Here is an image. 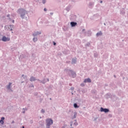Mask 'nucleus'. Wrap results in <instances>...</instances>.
Listing matches in <instances>:
<instances>
[{"mask_svg":"<svg viewBox=\"0 0 128 128\" xmlns=\"http://www.w3.org/2000/svg\"><path fill=\"white\" fill-rule=\"evenodd\" d=\"M102 31H100L96 34V36H102Z\"/></svg>","mask_w":128,"mask_h":128,"instance_id":"nucleus-15","label":"nucleus"},{"mask_svg":"<svg viewBox=\"0 0 128 128\" xmlns=\"http://www.w3.org/2000/svg\"><path fill=\"white\" fill-rule=\"evenodd\" d=\"M98 52L94 53V56H95V58H98Z\"/></svg>","mask_w":128,"mask_h":128,"instance_id":"nucleus-21","label":"nucleus"},{"mask_svg":"<svg viewBox=\"0 0 128 128\" xmlns=\"http://www.w3.org/2000/svg\"><path fill=\"white\" fill-rule=\"evenodd\" d=\"M47 82H50V79L47 78Z\"/></svg>","mask_w":128,"mask_h":128,"instance_id":"nucleus-36","label":"nucleus"},{"mask_svg":"<svg viewBox=\"0 0 128 128\" xmlns=\"http://www.w3.org/2000/svg\"><path fill=\"white\" fill-rule=\"evenodd\" d=\"M66 74L69 76H72L73 78H74L76 76V73L74 70H70V69L66 68L64 70Z\"/></svg>","mask_w":128,"mask_h":128,"instance_id":"nucleus-2","label":"nucleus"},{"mask_svg":"<svg viewBox=\"0 0 128 128\" xmlns=\"http://www.w3.org/2000/svg\"><path fill=\"white\" fill-rule=\"evenodd\" d=\"M86 46H90V42H88L87 44H86Z\"/></svg>","mask_w":128,"mask_h":128,"instance_id":"nucleus-22","label":"nucleus"},{"mask_svg":"<svg viewBox=\"0 0 128 128\" xmlns=\"http://www.w3.org/2000/svg\"><path fill=\"white\" fill-rule=\"evenodd\" d=\"M40 112H42V114H44V112H46V111L42 109V110H40Z\"/></svg>","mask_w":128,"mask_h":128,"instance_id":"nucleus-24","label":"nucleus"},{"mask_svg":"<svg viewBox=\"0 0 128 128\" xmlns=\"http://www.w3.org/2000/svg\"><path fill=\"white\" fill-rule=\"evenodd\" d=\"M70 128H74V127H70Z\"/></svg>","mask_w":128,"mask_h":128,"instance_id":"nucleus-49","label":"nucleus"},{"mask_svg":"<svg viewBox=\"0 0 128 128\" xmlns=\"http://www.w3.org/2000/svg\"><path fill=\"white\" fill-rule=\"evenodd\" d=\"M70 8H72V5H68L65 8L66 12H68L70 10Z\"/></svg>","mask_w":128,"mask_h":128,"instance_id":"nucleus-9","label":"nucleus"},{"mask_svg":"<svg viewBox=\"0 0 128 128\" xmlns=\"http://www.w3.org/2000/svg\"><path fill=\"white\" fill-rule=\"evenodd\" d=\"M104 26H106V23H104Z\"/></svg>","mask_w":128,"mask_h":128,"instance_id":"nucleus-43","label":"nucleus"},{"mask_svg":"<svg viewBox=\"0 0 128 128\" xmlns=\"http://www.w3.org/2000/svg\"><path fill=\"white\" fill-rule=\"evenodd\" d=\"M76 116H78V113H76V112H74V115L72 117V119L74 120V118H76Z\"/></svg>","mask_w":128,"mask_h":128,"instance_id":"nucleus-17","label":"nucleus"},{"mask_svg":"<svg viewBox=\"0 0 128 128\" xmlns=\"http://www.w3.org/2000/svg\"><path fill=\"white\" fill-rule=\"evenodd\" d=\"M12 22L14 24V20H12Z\"/></svg>","mask_w":128,"mask_h":128,"instance_id":"nucleus-37","label":"nucleus"},{"mask_svg":"<svg viewBox=\"0 0 128 128\" xmlns=\"http://www.w3.org/2000/svg\"><path fill=\"white\" fill-rule=\"evenodd\" d=\"M30 82H34V80H36V77L34 76H32L30 78Z\"/></svg>","mask_w":128,"mask_h":128,"instance_id":"nucleus-11","label":"nucleus"},{"mask_svg":"<svg viewBox=\"0 0 128 128\" xmlns=\"http://www.w3.org/2000/svg\"><path fill=\"white\" fill-rule=\"evenodd\" d=\"M53 44H54V46H56V42H54Z\"/></svg>","mask_w":128,"mask_h":128,"instance_id":"nucleus-29","label":"nucleus"},{"mask_svg":"<svg viewBox=\"0 0 128 128\" xmlns=\"http://www.w3.org/2000/svg\"><path fill=\"white\" fill-rule=\"evenodd\" d=\"M22 110H24V108H23Z\"/></svg>","mask_w":128,"mask_h":128,"instance_id":"nucleus-48","label":"nucleus"},{"mask_svg":"<svg viewBox=\"0 0 128 128\" xmlns=\"http://www.w3.org/2000/svg\"><path fill=\"white\" fill-rule=\"evenodd\" d=\"M50 100H52V98H50Z\"/></svg>","mask_w":128,"mask_h":128,"instance_id":"nucleus-44","label":"nucleus"},{"mask_svg":"<svg viewBox=\"0 0 128 128\" xmlns=\"http://www.w3.org/2000/svg\"><path fill=\"white\" fill-rule=\"evenodd\" d=\"M10 38H8V37H6V36H3L2 38V42H10Z\"/></svg>","mask_w":128,"mask_h":128,"instance_id":"nucleus-8","label":"nucleus"},{"mask_svg":"<svg viewBox=\"0 0 128 128\" xmlns=\"http://www.w3.org/2000/svg\"><path fill=\"white\" fill-rule=\"evenodd\" d=\"M46 128H50L52 124H54V120L52 118H48L46 120Z\"/></svg>","mask_w":128,"mask_h":128,"instance_id":"nucleus-3","label":"nucleus"},{"mask_svg":"<svg viewBox=\"0 0 128 128\" xmlns=\"http://www.w3.org/2000/svg\"><path fill=\"white\" fill-rule=\"evenodd\" d=\"M72 126V122L70 123V126Z\"/></svg>","mask_w":128,"mask_h":128,"instance_id":"nucleus-38","label":"nucleus"},{"mask_svg":"<svg viewBox=\"0 0 128 128\" xmlns=\"http://www.w3.org/2000/svg\"><path fill=\"white\" fill-rule=\"evenodd\" d=\"M4 117H2L1 120H0V124H4Z\"/></svg>","mask_w":128,"mask_h":128,"instance_id":"nucleus-13","label":"nucleus"},{"mask_svg":"<svg viewBox=\"0 0 128 128\" xmlns=\"http://www.w3.org/2000/svg\"><path fill=\"white\" fill-rule=\"evenodd\" d=\"M24 78H26V76H25Z\"/></svg>","mask_w":128,"mask_h":128,"instance_id":"nucleus-50","label":"nucleus"},{"mask_svg":"<svg viewBox=\"0 0 128 128\" xmlns=\"http://www.w3.org/2000/svg\"><path fill=\"white\" fill-rule=\"evenodd\" d=\"M74 126H78V124L77 122H76V120H74Z\"/></svg>","mask_w":128,"mask_h":128,"instance_id":"nucleus-20","label":"nucleus"},{"mask_svg":"<svg viewBox=\"0 0 128 128\" xmlns=\"http://www.w3.org/2000/svg\"><path fill=\"white\" fill-rule=\"evenodd\" d=\"M33 42H38V38L36 37H34L32 39Z\"/></svg>","mask_w":128,"mask_h":128,"instance_id":"nucleus-19","label":"nucleus"},{"mask_svg":"<svg viewBox=\"0 0 128 128\" xmlns=\"http://www.w3.org/2000/svg\"><path fill=\"white\" fill-rule=\"evenodd\" d=\"M12 82H9L8 84H7L6 86L7 90L10 92H12Z\"/></svg>","mask_w":128,"mask_h":128,"instance_id":"nucleus-6","label":"nucleus"},{"mask_svg":"<svg viewBox=\"0 0 128 128\" xmlns=\"http://www.w3.org/2000/svg\"><path fill=\"white\" fill-rule=\"evenodd\" d=\"M76 24H78V23H76V22H70V26L72 28L76 26Z\"/></svg>","mask_w":128,"mask_h":128,"instance_id":"nucleus-10","label":"nucleus"},{"mask_svg":"<svg viewBox=\"0 0 128 128\" xmlns=\"http://www.w3.org/2000/svg\"><path fill=\"white\" fill-rule=\"evenodd\" d=\"M40 34H42V32L40 31V32H34L33 34H32V36H33L34 37H36V36H38Z\"/></svg>","mask_w":128,"mask_h":128,"instance_id":"nucleus-7","label":"nucleus"},{"mask_svg":"<svg viewBox=\"0 0 128 128\" xmlns=\"http://www.w3.org/2000/svg\"><path fill=\"white\" fill-rule=\"evenodd\" d=\"M22 114H26V111L25 110H24V111H22Z\"/></svg>","mask_w":128,"mask_h":128,"instance_id":"nucleus-33","label":"nucleus"},{"mask_svg":"<svg viewBox=\"0 0 128 128\" xmlns=\"http://www.w3.org/2000/svg\"><path fill=\"white\" fill-rule=\"evenodd\" d=\"M100 4H102V1L101 0V1L100 2Z\"/></svg>","mask_w":128,"mask_h":128,"instance_id":"nucleus-39","label":"nucleus"},{"mask_svg":"<svg viewBox=\"0 0 128 128\" xmlns=\"http://www.w3.org/2000/svg\"><path fill=\"white\" fill-rule=\"evenodd\" d=\"M66 62L67 64H68V62H70V61H67Z\"/></svg>","mask_w":128,"mask_h":128,"instance_id":"nucleus-40","label":"nucleus"},{"mask_svg":"<svg viewBox=\"0 0 128 128\" xmlns=\"http://www.w3.org/2000/svg\"><path fill=\"white\" fill-rule=\"evenodd\" d=\"M100 110L102 112H104L105 113L108 112H110V110L106 108H104L102 107L100 108Z\"/></svg>","mask_w":128,"mask_h":128,"instance_id":"nucleus-5","label":"nucleus"},{"mask_svg":"<svg viewBox=\"0 0 128 128\" xmlns=\"http://www.w3.org/2000/svg\"><path fill=\"white\" fill-rule=\"evenodd\" d=\"M81 86H84V83H82L80 84Z\"/></svg>","mask_w":128,"mask_h":128,"instance_id":"nucleus-26","label":"nucleus"},{"mask_svg":"<svg viewBox=\"0 0 128 128\" xmlns=\"http://www.w3.org/2000/svg\"><path fill=\"white\" fill-rule=\"evenodd\" d=\"M42 4H46V0H42Z\"/></svg>","mask_w":128,"mask_h":128,"instance_id":"nucleus-28","label":"nucleus"},{"mask_svg":"<svg viewBox=\"0 0 128 128\" xmlns=\"http://www.w3.org/2000/svg\"><path fill=\"white\" fill-rule=\"evenodd\" d=\"M46 10H48L46 8H44V12H46Z\"/></svg>","mask_w":128,"mask_h":128,"instance_id":"nucleus-31","label":"nucleus"},{"mask_svg":"<svg viewBox=\"0 0 128 128\" xmlns=\"http://www.w3.org/2000/svg\"><path fill=\"white\" fill-rule=\"evenodd\" d=\"M106 86H108L107 84H106Z\"/></svg>","mask_w":128,"mask_h":128,"instance_id":"nucleus-51","label":"nucleus"},{"mask_svg":"<svg viewBox=\"0 0 128 128\" xmlns=\"http://www.w3.org/2000/svg\"><path fill=\"white\" fill-rule=\"evenodd\" d=\"M12 124H14V120H12Z\"/></svg>","mask_w":128,"mask_h":128,"instance_id":"nucleus-34","label":"nucleus"},{"mask_svg":"<svg viewBox=\"0 0 128 128\" xmlns=\"http://www.w3.org/2000/svg\"><path fill=\"white\" fill-rule=\"evenodd\" d=\"M114 77L116 78V75H114Z\"/></svg>","mask_w":128,"mask_h":128,"instance_id":"nucleus-47","label":"nucleus"},{"mask_svg":"<svg viewBox=\"0 0 128 128\" xmlns=\"http://www.w3.org/2000/svg\"><path fill=\"white\" fill-rule=\"evenodd\" d=\"M76 64V58H72V64Z\"/></svg>","mask_w":128,"mask_h":128,"instance_id":"nucleus-14","label":"nucleus"},{"mask_svg":"<svg viewBox=\"0 0 128 128\" xmlns=\"http://www.w3.org/2000/svg\"><path fill=\"white\" fill-rule=\"evenodd\" d=\"M66 125H64L62 127V128H66Z\"/></svg>","mask_w":128,"mask_h":128,"instance_id":"nucleus-30","label":"nucleus"},{"mask_svg":"<svg viewBox=\"0 0 128 128\" xmlns=\"http://www.w3.org/2000/svg\"><path fill=\"white\" fill-rule=\"evenodd\" d=\"M70 90H74V88L72 87V88H70Z\"/></svg>","mask_w":128,"mask_h":128,"instance_id":"nucleus-27","label":"nucleus"},{"mask_svg":"<svg viewBox=\"0 0 128 128\" xmlns=\"http://www.w3.org/2000/svg\"><path fill=\"white\" fill-rule=\"evenodd\" d=\"M74 108H80V106L78 105V104L76 103H74Z\"/></svg>","mask_w":128,"mask_h":128,"instance_id":"nucleus-16","label":"nucleus"},{"mask_svg":"<svg viewBox=\"0 0 128 128\" xmlns=\"http://www.w3.org/2000/svg\"><path fill=\"white\" fill-rule=\"evenodd\" d=\"M83 108H86V107H83Z\"/></svg>","mask_w":128,"mask_h":128,"instance_id":"nucleus-46","label":"nucleus"},{"mask_svg":"<svg viewBox=\"0 0 128 128\" xmlns=\"http://www.w3.org/2000/svg\"><path fill=\"white\" fill-rule=\"evenodd\" d=\"M14 28V26L13 24L6 25L4 27L5 30H10V32L13 30Z\"/></svg>","mask_w":128,"mask_h":128,"instance_id":"nucleus-4","label":"nucleus"},{"mask_svg":"<svg viewBox=\"0 0 128 128\" xmlns=\"http://www.w3.org/2000/svg\"><path fill=\"white\" fill-rule=\"evenodd\" d=\"M22 76L24 77V74H22Z\"/></svg>","mask_w":128,"mask_h":128,"instance_id":"nucleus-41","label":"nucleus"},{"mask_svg":"<svg viewBox=\"0 0 128 128\" xmlns=\"http://www.w3.org/2000/svg\"><path fill=\"white\" fill-rule=\"evenodd\" d=\"M84 82H92V80H90V78H88L84 80Z\"/></svg>","mask_w":128,"mask_h":128,"instance_id":"nucleus-12","label":"nucleus"},{"mask_svg":"<svg viewBox=\"0 0 128 128\" xmlns=\"http://www.w3.org/2000/svg\"><path fill=\"white\" fill-rule=\"evenodd\" d=\"M84 30H86L82 29V32H84Z\"/></svg>","mask_w":128,"mask_h":128,"instance_id":"nucleus-35","label":"nucleus"},{"mask_svg":"<svg viewBox=\"0 0 128 128\" xmlns=\"http://www.w3.org/2000/svg\"><path fill=\"white\" fill-rule=\"evenodd\" d=\"M96 119H97L96 118H95L94 120H96Z\"/></svg>","mask_w":128,"mask_h":128,"instance_id":"nucleus-42","label":"nucleus"},{"mask_svg":"<svg viewBox=\"0 0 128 128\" xmlns=\"http://www.w3.org/2000/svg\"><path fill=\"white\" fill-rule=\"evenodd\" d=\"M29 88H34V84H30V86H29Z\"/></svg>","mask_w":128,"mask_h":128,"instance_id":"nucleus-25","label":"nucleus"},{"mask_svg":"<svg viewBox=\"0 0 128 128\" xmlns=\"http://www.w3.org/2000/svg\"><path fill=\"white\" fill-rule=\"evenodd\" d=\"M94 6V3L92 2H90L89 3V6Z\"/></svg>","mask_w":128,"mask_h":128,"instance_id":"nucleus-23","label":"nucleus"},{"mask_svg":"<svg viewBox=\"0 0 128 128\" xmlns=\"http://www.w3.org/2000/svg\"><path fill=\"white\" fill-rule=\"evenodd\" d=\"M17 12L20 15V18H22V20L27 18L26 16H28V12L24 8H21L18 9Z\"/></svg>","mask_w":128,"mask_h":128,"instance_id":"nucleus-1","label":"nucleus"},{"mask_svg":"<svg viewBox=\"0 0 128 128\" xmlns=\"http://www.w3.org/2000/svg\"><path fill=\"white\" fill-rule=\"evenodd\" d=\"M36 80H38V82H42V80H40V79H36Z\"/></svg>","mask_w":128,"mask_h":128,"instance_id":"nucleus-32","label":"nucleus"},{"mask_svg":"<svg viewBox=\"0 0 128 128\" xmlns=\"http://www.w3.org/2000/svg\"><path fill=\"white\" fill-rule=\"evenodd\" d=\"M46 82V78H44L43 80L40 81L41 84H44Z\"/></svg>","mask_w":128,"mask_h":128,"instance_id":"nucleus-18","label":"nucleus"},{"mask_svg":"<svg viewBox=\"0 0 128 128\" xmlns=\"http://www.w3.org/2000/svg\"><path fill=\"white\" fill-rule=\"evenodd\" d=\"M58 2H60V0H58Z\"/></svg>","mask_w":128,"mask_h":128,"instance_id":"nucleus-45","label":"nucleus"}]
</instances>
